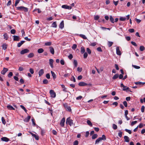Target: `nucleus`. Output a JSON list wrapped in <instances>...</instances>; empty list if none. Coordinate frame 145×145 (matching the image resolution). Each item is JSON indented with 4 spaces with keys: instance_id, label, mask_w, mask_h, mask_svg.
I'll list each match as a JSON object with an SVG mask.
<instances>
[{
    "instance_id": "nucleus-1",
    "label": "nucleus",
    "mask_w": 145,
    "mask_h": 145,
    "mask_svg": "<svg viewBox=\"0 0 145 145\" xmlns=\"http://www.w3.org/2000/svg\"><path fill=\"white\" fill-rule=\"evenodd\" d=\"M17 10L20 11H24L27 12L28 11V8L23 6H20L16 7Z\"/></svg>"
},
{
    "instance_id": "nucleus-2",
    "label": "nucleus",
    "mask_w": 145,
    "mask_h": 145,
    "mask_svg": "<svg viewBox=\"0 0 145 145\" xmlns=\"http://www.w3.org/2000/svg\"><path fill=\"white\" fill-rule=\"evenodd\" d=\"M106 140V137L105 135H103L102 137L98 138L95 141V144L99 143L100 141L102 140Z\"/></svg>"
},
{
    "instance_id": "nucleus-3",
    "label": "nucleus",
    "mask_w": 145,
    "mask_h": 145,
    "mask_svg": "<svg viewBox=\"0 0 145 145\" xmlns=\"http://www.w3.org/2000/svg\"><path fill=\"white\" fill-rule=\"evenodd\" d=\"M66 123L67 124H69L70 126H71L73 125V121L70 117H69L67 119Z\"/></svg>"
},
{
    "instance_id": "nucleus-4",
    "label": "nucleus",
    "mask_w": 145,
    "mask_h": 145,
    "mask_svg": "<svg viewBox=\"0 0 145 145\" xmlns=\"http://www.w3.org/2000/svg\"><path fill=\"white\" fill-rule=\"evenodd\" d=\"M78 85L79 86H83L87 85H88L89 86H91V84H87V83L83 82H80L78 83Z\"/></svg>"
},
{
    "instance_id": "nucleus-5",
    "label": "nucleus",
    "mask_w": 145,
    "mask_h": 145,
    "mask_svg": "<svg viewBox=\"0 0 145 145\" xmlns=\"http://www.w3.org/2000/svg\"><path fill=\"white\" fill-rule=\"evenodd\" d=\"M29 52V50L27 49H25L22 50L20 52L21 54L23 55L25 54L28 53Z\"/></svg>"
},
{
    "instance_id": "nucleus-6",
    "label": "nucleus",
    "mask_w": 145,
    "mask_h": 145,
    "mask_svg": "<svg viewBox=\"0 0 145 145\" xmlns=\"http://www.w3.org/2000/svg\"><path fill=\"white\" fill-rule=\"evenodd\" d=\"M126 17H127V18H126L125 17H121L120 18L119 20H121V21H125L126 19H127V20H128L129 18L130 15H127L126 16Z\"/></svg>"
},
{
    "instance_id": "nucleus-7",
    "label": "nucleus",
    "mask_w": 145,
    "mask_h": 145,
    "mask_svg": "<svg viewBox=\"0 0 145 145\" xmlns=\"http://www.w3.org/2000/svg\"><path fill=\"white\" fill-rule=\"evenodd\" d=\"M50 93L51 97L53 98H54L56 97V94L53 90H50Z\"/></svg>"
},
{
    "instance_id": "nucleus-8",
    "label": "nucleus",
    "mask_w": 145,
    "mask_h": 145,
    "mask_svg": "<svg viewBox=\"0 0 145 145\" xmlns=\"http://www.w3.org/2000/svg\"><path fill=\"white\" fill-rule=\"evenodd\" d=\"M65 121V118H63L61 121L60 123V125L62 127H64V123Z\"/></svg>"
},
{
    "instance_id": "nucleus-9",
    "label": "nucleus",
    "mask_w": 145,
    "mask_h": 145,
    "mask_svg": "<svg viewBox=\"0 0 145 145\" xmlns=\"http://www.w3.org/2000/svg\"><path fill=\"white\" fill-rule=\"evenodd\" d=\"M62 7L63 8L70 10L72 8V7L71 6H68L66 5H63L62 6Z\"/></svg>"
},
{
    "instance_id": "nucleus-10",
    "label": "nucleus",
    "mask_w": 145,
    "mask_h": 145,
    "mask_svg": "<svg viewBox=\"0 0 145 145\" xmlns=\"http://www.w3.org/2000/svg\"><path fill=\"white\" fill-rule=\"evenodd\" d=\"M8 70V69L4 67L3 70L1 71V73L3 75H4Z\"/></svg>"
},
{
    "instance_id": "nucleus-11",
    "label": "nucleus",
    "mask_w": 145,
    "mask_h": 145,
    "mask_svg": "<svg viewBox=\"0 0 145 145\" xmlns=\"http://www.w3.org/2000/svg\"><path fill=\"white\" fill-rule=\"evenodd\" d=\"M116 54L119 56H120L121 55V53L120 51V47H117L116 48Z\"/></svg>"
},
{
    "instance_id": "nucleus-12",
    "label": "nucleus",
    "mask_w": 145,
    "mask_h": 145,
    "mask_svg": "<svg viewBox=\"0 0 145 145\" xmlns=\"http://www.w3.org/2000/svg\"><path fill=\"white\" fill-rule=\"evenodd\" d=\"M29 133L32 136L35 138L36 140H38L39 139V137L38 135L35 134L31 132H29Z\"/></svg>"
},
{
    "instance_id": "nucleus-13",
    "label": "nucleus",
    "mask_w": 145,
    "mask_h": 145,
    "mask_svg": "<svg viewBox=\"0 0 145 145\" xmlns=\"http://www.w3.org/2000/svg\"><path fill=\"white\" fill-rule=\"evenodd\" d=\"M44 73V70L43 69H41L39 72V76H41Z\"/></svg>"
},
{
    "instance_id": "nucleus-14",
    "label": "nucleus",
    "mask_w": 145,
    "mask_h": 145,
    "mask_svg": "<svg viewBox=\"0 0 145 145\" xmlns=\"http://www.w3.org/2000/svg\"><path fill=\"white\" fill-rule=\"evenodd\" d=\"M49 64L51 67V68H53L54 67L53 65L54 60L52 59H49Z\"/></svg>"
},
{
    "instance_id": "nucleus-15",
    "label": "nucleus",
    "mask_w": 145,
    "mask_h": 145,
    "mask_svg": "<svg viewBox=\"0 0 145 145\" xmlns=\"http://www.w3.org/2000/svg\"><path fill=\"white\" fill-rule=\"evenodd\" d=\"M49 48L50 49V52L52 54H54V50L53 47H50Z\"/></svg>"
},
{
    "instance_id": "nucleus-16",
    "label": "nucleus",
    "mask_w": 145,
    "mask_h": 145,
    "mask_svg": "<svg viewBox=\"0 0 145 145\" xmlns=\"http://www.w3.org/2000/svg\"><path fill=\"white\" fill-rule=\"evenodd\" d=\"M64 27V24L63 21V20L61 22L59 25V27L61 29H62Z\"/></svg>"
},
{
    "instance_id": "nucleus-17",
    "label": "nucleus",
    "mask_w": 145,
    "mask_h": 145,
    "mask_svg": "<svg viewBox=\"0 0 145 145\" xmlns=\"http://www.w3.org/2000/svg\"><path fill=\"white\" fill-rule=\"evenodd\" d=\"M31 118V116H27V118H25L24 120V121L26 122H28Z\"/></svg>"
},
{
    "instance_id": "nucleus-18",
    "label": "nucleus",
    "mask_w": 145,
    "mask_h": 145,
    "mask_svg": "<svg viewBox=\"0 0 145 145\" xmlns=\"http://www.w3.org/2000/svg\"><path fill=\"white\" fill-rule=\"evenodd\" d=\"M14 40L15 41H19L20 40V37L18 36H14Z\"/></svg>"
},
{
    "instance_id": "nucleus-19",
    "label": "nucleus",
    "mask_w": 145,
    "mask_h": 145,
    "mask_svg": "<svg viewBox=\"0 0 145 145\" xmlns=\"http://www.w3.org/2000/svg\"><path fill=\"white\" fill-rule=\"evenodd\" d=\"M7 108L9 110H14L15 109L12 106L10 105H8L7 106Z\"/></svg>"
},
{
    "instance_id": "nucleus-20",
    "label": "nucleus",
    "mask_w": 145,
    "mask_h": 145,
    "mask_svg": "<svg viewBox=\"0 0 145 145\" xmlns=\"http://www.w3.org/2000/svg\"><path fill=\"white\" fill-rule=\"evenodd\" d=\"M125 141L126 142H129V138L127 136H125L124 137Z\"/></svg>"
},
{
    "instance_id": "nucleus-21",
    "label": "nucleus",
    "mask_w": 145,
    "mask_h": 145,
    "mask_svg": "<svg viewBox=\"0 0 145 145\" xmlns=\"http://www.w3.org/2000/svg\"><path fill=\"white\" fill-rule=\"evenodd\" d=\"M1 140L3 141L6 142L8 141L9 140V139L6 137H2L1 138Z\"/></svg>"
},
{
    "instance_id": "nucleus-22",
    "label": "nucleus",
    "mask_w": 145,
    "mask_h": 145,
    "mask_svg": "<svg viewBox=\"0 0 145 145\" xmlns=\"http://www.w3.org/2000/svg\"><path fill=\"white\" fill-rule=\"evenodd\" d=\"M44 51V50L42 48L39 49L37 50V52L39 54H41L43 53Z\"/></svg>"
},
{
    "instance_id": "nucleus-23",
    "label": "nucleus",
    "mask_w": 145,
    "mask_h": 145,
    "mask_svg": "<svg viewBox=\"0 0 145 145\" xmlns=\"http://www.w3.org/2000/svg\"><path fill=\"white\" fill-rule=\"evenodd\" d=\"M51 73L52 74V75L53 77L54 80L55 78H56V75L54 73V72L53 71H51Z\"/></svg>"
},
{
    "instance_id": "nucleus-24",
    "label": "nucleus",
    "mask_w": 145,
    "mask_h": 145,
    "mask_svg": "<svg viewBox=\"0 0 145 145\" xmlns=\"http://www.w3.org/2000/svg\"><path fill=\"white\" fill-rule=\"evenodd\" d=\"M24 41H21L20 42L18 43L17 44V46L18 47L20 46L25 42Z\"/></svg>"
},
{
    "instance_id": "nucleus-25",
    "label": "nucleus",
    "mask_w": 145,
    "mask_h": 145,
    "mask_svg": "<svg viewBox=\"0 0 145 145\" xmlns=\"http://www.w3.org/2000/svg\"><path fill=\"white\" fill-rule=\"evenodd\" d=\"M62 88L63 89V91L65 92H67L68 91L67 90L66 88H65V85L63 84L61 85Z\"/></svg>"
},
{
    "instance_id": "nucleus-26",
    "label": "nucleus",
    "mask_w": 145,
    "mask_h": 145,
    "mask_svg": "<svg viewBox=\"0 0 145 145\" xmlns=\"http://www.w3.org/2000/svg\"><path fill=\"white\" fill-rule=\"evenodd\" d=\"M34 56V54L33 53H31L28 55L27 57L28 58H30L33 57Z\"/></svg>"
},
{
    "instance_id": "nucleus-27",
    "label": "nucleus",
    "mask_w": 145,
    "mask_h": 145,
    "mask_svg": "<svg viewBox=\"0 0 145 145\" xmlns=\"http://www.w3.org/2000/svg\"><path fill=\"white\" fill-rule=\"evenodd\" d=\"M3 49L4 50H6L7 47V45L6 43L3 44L2 46Z\"/></svg>"
},
{
    "instance_id": "nucleus-28",
    "label": "nucleus",
    "mask_w": 145,
    "mask_h": 145,
    "mask_svg": "<svg viewBox=\"0 0 145 145\" xmlns=\"http://www.w3.org/2000/svg\"><path fill=\"white\" fill-rule=\"evenodd\" d=\"M81 52L82 54H84L85 52V49L83 46L81 47Z\"/></svg>"
},
{
    "instance_id": "nucleus-29",
    "label": "nucleus",
    "mask_w": 145,
    "mask_h": 145,
    "mask_svg": "<svg viewBox=\"0 0 145 145\" xmlns=\"http://www.w3.org/2000/svg\"><path fill=\"white\" fill-rule=\"evenodd\" d=\"M135 84L136 85H143L145 83L142 82H135Z\"/></svg>"
},
{
    "instance_id": "nucleus-30",
    "label": "nucleus",
    "mask_w": 145,
    "mask_h": 145,
    "mask_svg": "<svg viewBox=\"0 0 145 145\" xmlns=\"http://www.w3.org/2000/svg\"><path fill=\"white\" fill-rule=\"evenodd\" d=\"M119 76V74H116L113 77L112 79H116L118 78Z\"/></svg>"
},
{
    "instance_id": "nucleus-31",
    "label": "nucleus",
    "mask_w": 145,
    "mask_h": 145,
    "mask_svg": "<svg viewBox=\"0 0 145 145\" xmlns=\"http://www.w3.org/2000/svg\"><path fill=\"white\" fill-rule=\"evenodd\" d=\"M87 123L90 126L92 127V124L91 121L89 120H87Z\"/></svg>"
},
{
    "instance_id": "nucleus-32",
    "label": "nucleus",
    "mask_w": 145,
    "mask_h": 145,
    "mask_svg": "<svg viewBox=\"0 0 145 145\" xmlns=\"http://www.w3.org/2000/svg\"><path fill=\"white\" fill-rule=\"evenodd\" d=\"M52 43L51 42H46L45 43V45L46 46H50L52 44Z\"/></svg>"
},
{
    "instance_id": "nucleus-33",
    "label": "nucleus",
    "mask_w": 145,
    "mask_h": 145,
    "mask_svg": "<svg viewBox=\"0 0 145 145\" xmlns=\"http://www.w3.org/2000/svg\"><path fill=\"white\" fill-rule=\"evenodd\" d=\"M145 50V48L143 46H141L140 47V50L141 51H143Z\"/></svg>"
},
{
    "instance_id": "nucleus-34",
    "label": "nucleus",
    "mask_w": 145,
    "mask_h": 145,
    "mask_svg": "<svg viewBox=\"0 0 145 145\" xmlns=\"http://www.w3.org/2000/svg\"><path fill=\"white\" fill-rule=\"evenodd\" d=\"M110 20L111 22L112 23H114V19L112 16H110Z\"/></svg>"
},
{
    "instance_id": "nucleus-35",
    "label": "nucleus",
    "mask_w": 145,
    "mask_h": 145,
    "mask_svg": "<svg viewBox=\"0 0 145 145\" xmlns=\"http://www.w3.org/2000/svg\"><path fill=\"white\" fill-rule=\"evenodd\" d=\"M97 137L98 135L97 134H94L93 135L92 137V138L93 139H95L97 138Z\"/></svg>"
},
{
    "instance_id": "nucleus-36",
    "label": "nucleus",
    "mask_w": 145,
    "mask_h": 145,
    "mask_svg": "<svg viewBox=\"0 0 145 145\" xmlns=\"http://www.w3.org/2000/svg\"><path fill=\"white\" fill-rule=\"evenodd\" d=\"M52 26L53 27L56 28L57 27V25L56 22H54L52 24Z\"/></svg>"
},
{
    "instance_id": "nucleus-37",
    "label": "nucleus",
    "mask_w": 145,
    "mask_h": 145,
    "mask_svg": "<svg viewBox=\"0 0 145 145\" xmlns=\"http://www.w3.org/2000/svg\"><path fill=\"white\" fill-rule=\"evenodd\" d=\"M73 63L75 67H76L78 63L76 60H74L73 61Z\"/></svg>"
},
{
    "instance_id": "nucleus-38",
    "label": "nucleus",
    "mask_w": 145,
    "mask_h": 145,
    "mask_svg": "<svg viewBox=\"0 0 145 145\" xmlns=\"http://www.w3.org/2000/svg\"><path fill=\"white\" fill-rule=\"evenodd\" d=\"M43 83L44 84H47L48 83V81L47 80L45 79L43 80Z\"/></svg>"
},
{
    "instance_id": "nucleus-39",
    "label": "nucleus",
    "mask_w": 145,
    "mask_h": 145,
    "mask_svg": "<svg viewBox=\"0 0 145 145\" xmlns=\"http://www.w3.org/2000/svg\"><path fill=\"white\" fill-rule=\"evenodd\" d=\"M4 39H5L6 40H7L8 38V36L7 34V33H5L3 35Z\"/></svg>"
},
{
    "instance_id": "nucleus-40",
    "label": "nucleus",
    "mask_w": 145,
    "mask_h": 145,
    "mask_svg": "<svg viewBox=\"0 0 145 145\" xmlns=\"http://www.w3.org/2000/svg\"><path fill=\"white\" fill-rule=\"evenodd\" d=\"M113 42H112L108 41V44L109 47H110L113 44Z\"/></svg>"
},
{
    "instance_id": "nucleus-41",
    "label": "nucleus",
    "mask_w": 145,
    "mask_h": 145,
    "mask_svg": "<svg viewBox=\"0 0 145 145\" xmlns=\"http://www.w3.org/2000/svg\"><path fill=\"white\" fill-rule=\"evenodd\" d=\"M20 106L21 108L22 109H23V110H24V111H25L26 112H27V110L26 109V108H25V107H24V106H23V105H21Z\"/></svg>"
},
{
    "instance_id": "nucleus-42",
    "label": "nucleus",
    "mask_w": 145,
    "mask_h": 145,
    "mask_svg": "<svg viewBox=\"0 0 145 145\" xmlns=\"http://www.w3.org/2000/svg\"><path fill=\"white\" fill-rule=\"evenodd\" d=\"M1 120L2 122V123L4 124L5 125L6 123V122L5 121V120L4 119V118L3 117H2L1 118Z\"/></svg>"
},
{
    "instance_id": "nucleus-43",
    "label": "nucleus",
    "mask_w": 145,
    "mask_h": 145,
    "mask_svg": "<svg viewBox=\"0 0 145 145\" xmlns=\"http://www.w3.org/2000/svg\"><path fill=\"white\" fill-rule=\"evenodd\" d=\"M80 36L82 38H83V39H87V37H86L84 35L80 34Z\"/></svg>"
},
{
    "instance_id": "nucleus-44",
    "label": "nucleus",
    "mask_w": 145,
    "mask_h": 145,
    "mask_svg": "<svg viewBox=\"0 0 145 145\" xmlns=\"http://www.w3.org/2000/svg\"><path fill=\"white\" fill-rule=\"evenodd\" d=\"M112 127L114 129H116L117 128V126L116 125L114 124H113L112 125Z\"/></svg>"
},
{
    "instance_id": "nucleus-45",
    "label": "nucleus",
    "mask_w": 145,
    "mask_h": 145,
    "mask_svg": "<svg viewBox=\"0 0 145 145\" xmlns=\"http://www.w3.org/2000/svg\"><path fill=\"white\" fill-rule=\"evenodd\" d=\"M77 45L76 44H73L72 47V48L74 50L77 47Z\"/></svg>"
},
{
    "instance_id": "nucleus-46",
    "label": "nucleus",
    "mask_w": 145,
    "mask_h": 145,
    "mask_svg": "<svg viewBox=\"0 0 145 145\" xmlns=\"http://www.w3.org/2000/svg\"><path fill=\"white\" fill-rule=\"evenodd\" d=\"M71 80L72 81H73L74 82H76L75 78H74V77L73 76H72L71 79Z\"/></svg>"
},
{
    "instance_id": "nucleus-47",
    "label": "nucleus",
    "mask_w": 145,
    "mask_h": 145,
    "mask_svg": "<svg viewBox=\"0 0 145 145\" xmlns=\"http://www.w3.org/2000/svg\"><path fill=\"white\" fill-rule=\"evenodd\" d=\"M13 75V73L12 72H10L8 75V76L9 78H10Z\"/></svg>"
},
{
    "instance_id": "nucleus-48",
    "label": "nucleus",
    "mask_w": 145,
    "mask_h": 145,
    "mask_svg": "<svg viewBox=\"0 0 145 145\" xmlns=\"http://www.w3.org/2000/svg\"><path fill=\"white\" fill-rule=\"evenodd\" d=\"M97 44V43L95 42H93L91 43L90 45L92 46H95Z\"/></svg>"
},
{
    "instance_id": "nucleus-49",
    "label": "nucleus",
    "mask_w": 145,
    "mask_h": 145,
    "mask_svg": "<svg viewBox=\"0 0 145 145\" xmlns=\"http://www.w3.org/2000/svg\"><path fill=\"white\" fill-rule=\"evenodd\" d=\"M86 51L88 52V54H91V51L90 50L89 48H86Z\"/></svg>"
},
{
    "instance_id": "nucleus-50",
    "label": "nucleus",
    "mask_w": 145,
    "mask_h": 145,
    "mask_svg": "<svg viewBox=\"0 0 145 145\" xmlns=\"http://www.w3.org/2000/svg\"><path fill=\"white\" fill-rule=\"evenodd\" d=\"M65 109L69 112H71V107L70 106H68Z\"/></svg>"
},
{
    "instance_id": "nucleus-51",
    "label": "nucleus",
    "mask_w": 145,
    "mask_h": 145,
    "mask_svg": "<svg viewBox=\"0 0 145 145\" xmlns=\"http://www.w3.org/2000/svg\"><path fill=\"white\" fill-rule=\"evenodd\" d=\"M137 122V121H132L131 123V125L132 126L136 124Z\"/></svg>"
},
{
    "instance_id": "nucleus-52",
    "label": "nucleus",
    "mask_w": 145,
    "mask_h": 145,
    "mask_svg": "<svg viewBox=\"0 0 145 145\" xmlns=\"http://www.w3.org/2000/svg\"><path fill=\"white\" fill-rule=\"evenodd\" d=\"M125 131L127 132L129 134H131L132 133L131 131L130 130L125 129Z\"/></svg>"
},
{
    "instance_id": "nucleus-53",
    "label": "nucleus",
    "mask_w": 145,
    "mask_h": 145,
    "mask_svg": "<svg viewBox=\"0 0 145 145\" xmlns=\"http://www.w3.org/2000/svg\"><path fill=\"white\" fill-rule=\"evenodd\" d=\"M88 56V54L86 52H84V58H86Z\"/></svg>"
},
{
    "instance_id": "nucleus-54",
    "label": "nucleus",
    "mask_w": 145,
    "mask_h": 145,
    "mask_svg": "<svg viewBox=\"0 0 145 145\" xmlns=\"http://www.w3.org/2000/svg\"><path fill=\"white\" fill-rule=\"evenodd\" d=\"M20 1V0H16V1L14 5L15 7H16L17 5V4L19 3Z\"/></svg>"
},
{
    "instance_id": "nucleus-55",
    "label": "nucleus",
    "mask_w": 145,
    "mask_h": 145,
    "mask_svg": "<svg viewBox=\"0 0 145 145\" xmlns=\"http://www.w3.org/2000/svg\"><path fill=\"white\" fill-rule=\"evenodd\" d=\"M29 71L31 74H33L34 73V70L32 68H30L29 69Z\"/></svg>"
},
{
    "instance_id": "nucleus-56",
    "label": "nucleus",
    "mask_w": 145,
    "mask_h": 145,
    "mask_svg": "<svg viewBox=\"0 0 145 145\" xmlns=\"http://www.w3.org/2000/svg\"><path fill=\"white\" fill-rule=\"evenodd\" d=\"M144 108H145V107H144V106H142V107H141V112H144Z\"/></svg>"
},
{
    "instance_id": "nucleus-57",
    "label": "nucleus",
    "mask_w": 145,
    "mask_h": 145,
    "mask_svg": "<svg viewBox=\"0 0 145 145\" xmlns=\"http://www.w3.org/2000/svg\"><path fill=\"white\" fill-rule=\"evenodd\" d=\"M132 66L136 69H139L140 68V67L139 66H137V65H132Z\"/></svg>"
},
{
    "instance_id": "nucleus-58",
    "label": "nucleus",
    "mask_w": 145,
    "mask_h": 145,
    "mask_svg": "<svg viewBox=\"0 0 145 145\" xmlns=\"http://www.w3.org/2000/svg\"><path fill=\"white\" fill-rule=\"evenodd\" d=\"M99 17L98 15L94 16V19L95 20H97L99 18Z\"/></svg>"
},
{
    "instance_id": "nucleus-59",
    "label": "nucleus",
    "mask_w": 145,
    "mask_h": 145,
    "mask_svg": "<svg viewBox=\"0 0 145 145\" xmlns=\"http://www.w3.org/2000/svg\"><path fill=\"white\" fill-rule=\"evenodd\" d=\"M10 32L11 34H14L16 33V31L14 29H12L11 30Z\"/></svg>"
},
{
    "instance_id": "nucleus-60",
    "label": "nucleus",
    "mask_w": 145,
    "mask_h": 145,
    "mask_svg": "<svg viewBox=\"0 0 145 145\" xmlns=\"http://www.w3.org/2000/svg\"><path fill=\"white\" fill-rule=\"evenodd\" d=\"M24 70V69L22 67L20 66L19 67V68L18 69V70L19 71H23Z\"/></svg>"
},
{
    "instance_id": "nucleus-61",
    "label": "nucleus",
    "mask_w": 145,
    "mask_h": 145,
    "mask_svg": "<svg viewBox=\"0 0 145 145\" xmlns=\"http://www.w3.org/2000/svg\"><path fill=\"white\" fill-rule=\"evenodd\" d=\"M46 78L48 79H49L50 78V75L49 73L46 74Z\"/></svg>"
},
{
    "instance_id": "nucleus-62",
    "label": "nucleus",
    "mask_w": 145,
    "mask_h": 145,
    "mask_svg": "<svg viewBox=\"0 0 145 145\" xmlns=\"http://www.w3.org/2000/svg\"><path fill=\"white\" fill-rule=\"evenodd\" d=\"M134 29H129V31L130 33H133L134 32Z\"/></svg>"
},
{
    "instance_id": "nucleus-63",
    "label": "nucleus",
    "mask_w": 145,
    "mask_h": 145,
    "mask_svg": "<svg viewBox=\"0 0 145 145\" xmlns=\"http://www.w3.org/2000/svg\"><path fill=\"white\" fill-rule=\"evenodd\" d=\"M123 133L121 131H119V133H118V136L120 137H121L122 136V134Z\"/></svg>"
},
{
    "instance_id": "nucleus-64",
    "label": "nucleus",
    "mask_w": 145,
    "mask_h": 145,
    "mask_svg": "<svg viewBox=\"0 0 145 145\" xmlns=\"http://www.w3.org/2000/svg\"><path fill=\"white\" fill-rule=\"evenodd\" d=\"M78 142L77 140L75 141L73 143V145H78Z\"/></svg>"
}]
</instances>
